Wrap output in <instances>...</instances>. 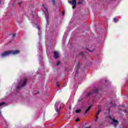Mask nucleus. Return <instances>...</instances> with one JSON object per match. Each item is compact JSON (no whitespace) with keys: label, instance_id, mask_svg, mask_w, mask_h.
I'll list each match as a JSON object with an SVG mask.
<instances>
[{"label":"nucleus","instance_id":"f257e3e1","mask_svg":"<svg viewBox=\"0 0 128 128\" xmlns=\"http://www.w3.org/2000/svg\"><path fill=\"white\" fill-rule=\"evenodd\" d=\"M20 54V50H18L6 51L1 54V56L2 58H6V56H10V54Z\"/></svg>","mask_w":128,"mask_h":128},{"label":"nucleus","instance_id":"f03ea898","mask_svg":"<svg viewBox=\"0 0 128 128\" xmlns=\"http://www.w3.org/2000/svg\"><path fill=\"white\" fill-rule=\"evenodd\" d=\"M42 6L44 8L45 10L44 13L45 14V18H46V22L47 24H48V8L46 7V6H44V4H42Z\"/></svg>","mask_w":128,"mask_h":128},{"label":"nucleus","instance_id":"7ed1b4c3","mask_svg":"<svg viewBox=\"0 0 128 128\" xmlns=\"http://www.w3.org/2000/svg\"><path fill=\"white\" fill-rule=\"evenodd\" d=\"M60 102H56L55 104V110H56L57 114H60V108H62V106H58V104Z\"/></svg>","mask_w":128,"mask_h":128},{"label":"nucleus","instance_id":"20e7f679","mask_svg":"<svg viewBox=\"0 0 128 128\" xmlns=\"http://www.w3.org/2000/svg\"><path fill=\"white\" fill-rule=\"evenodd\" d=\"M68 4H70L72 6V8H76V0H72V2L71 1L68 2Z\"/></svg>","mask_w":128,"mask_h":128},{"label":"nucleus","instance_id":"39448f33","mask_svg":"<svg viewBox=\"0 0 128 128\" xmlns=\"http://www.w3.org/2000/svg\"><path fill=\"white\" fill-rule=\"evenodd\" d=\"M98 88H94L92 92L88 94V96H90L92 94H98Z\"/></svg>","mask_w":128,"mask_h":128},{"label":"nucleus","instance_id":"423d86ee","mask_svg":"<svg viewBox=\"0 0 128 128\" xmlns=\"http://www.w3.org/2000/svg\"><path fill=\"white\" fill-rule=\"evenodd\" d=\"M110 120H112V124H114V126H116L118 124V120H116L114 118H112V117H110Z\"/></svg>","mask_w":128,"mask_h":128},{"label":"nucleus","instance_id":"0eeeda50","mask_svg":"<svg viewBox=\"0 0 128 128\" xmlns=\"http://www.w3.org/2000/svg\"><path fill=\"white\" fill-rule=\"evenodd\" d=\"M5 106H6V104L4 102H2L0 104V108H2ZM0 116H2V112H0Z\"/></svg>","mask_w":128,"mask_h":128},{"label":"nucleus","instance_id":"6e6552de","mask_svg":"<svg viewBox=\"0 0 128 128\" xmlns=\"http://www.w3.org/2000/svg\"><path fill=\"white\" fill-rule=\"evenodd\" d=\"M60 57V54L58 52L56 51L54 52V58H58Z\"/></svg>","mask_w":128,"mask_h":128},{"label":"nucleus","instance_id":"1a4fd4ad","mask_svg":"<svg viewBox=\"0 0 128 128\" xmlns=\"http://www.w3.org/2000/svg\"><path fill=\"white\" fill-rule=\"evenodd\" d=\"M27 82H28V80L26 78L24 79V80L23 84H22L21 85V88H24V86H26Z\"/></svg>","mask_w":128,"mask_h":128},{"label":"nucleus","instance_id":"9d476101","mask_svg":"<svg viewBox=\"0 0 128 128\" xmlns=\"http://www.w3.org/2000/svg\"><path fill=\"white\" fill-rule=\"evenodd\" d=\"M66 36L64 35L62 40V44H66Z\"/></svg>","mask_w":128,"mask_h":128},{"label":"nucleus","instance_id":"9b49d317","mask_svg":"<svg viewBox=\"0 0 128 128\" xmlns=\"http://www.w3.org/2000/svg\"><path fill=\"white\" fill-rule=\"evenodd\" d=\"M94 46H92V48L88 49V52H94Z\"/></svg>","mask_w":128,"mask_h":128},{"label":"nucleus","instance_id":"f8f14e48","mask_svg":"<svg viewBox=\"0 0 128 128\" xmlns=\"http://www.w3.org/2000/svg\"><path fill=\"white\" fill-rule=\"evenodd\" d=\"M91 108H92V106H89L87 108V110L85 111V114H88V112Z\"/></svg>","mask_w":128,"mask_h":128},{"label":"nucleus","instance_id":"ddd939ff","mask_svg":"<svg viewBox=\"0 0 128 128\" xmlns=\"http://www.w3.org/2000/svg\"><path fill=\"white\" fill-rule=\"evenodd\" d=\"M79 68H80V63H78V64L77 65V68H76V74H78Z\"/></svg>","mask_w":128,"mask_h":128},{"label":"nucleus","instance_id":"4468645a","mask_svg":"<svg viewBox=\"0 0 128 128\" xmlns=\"http://www.w3.org/2000/svg\"><path fill=\"white\" fill-rule=\"evenodd\" d=\"M38 36H40V26H38Z\"/></svg>","mask_w":128,"mask_h":128},{"label":"nucleus","instance_id":"2eb2a0df","mask_svg":"<svg viewBox=\"0 0 128 128\" xmlns=\"http://www.w3.org/2000/svg\"><path fill=\"white\" fill-rule=\"evenodd\" d=\"M82 112V110H76V114H79V112Z\"/></svg>","mask_w":128,"mask_h":128},{"label":"nucleus","instance_id":"dca6fc26","mask_svg":"<svg viewBox=\"0 0 128 128\" xmlns=\"http://www.w3.org/2000/svg\"><path fill=\"white\" fill-rule=\"evenodd\" d=\"M118 18H114V22H118Z\"/></svg>","mask_w":128,"mask_h":128},{"label":"nucleus","instance_id":"f3484780","mask_svg":"<svg viewBox=\"0 0 128 128\" xmlns=\"http://www.w3.org/2000/svg\"><path fill=\"white\" fill-rule=\"evenodd\" d=\"M100 112H102V109H100L99 110H98L97 116H98V114H100Z\"/></svg>","mask_w":128,"mask_h":128},{"label":"nucleus","instance_id":"a211bd4d","mask_svg":"<svg viewBox=\"0 0 128 128\" xmlns=\"http://www.w3.org/2000/svg\"><path fill=\"white\" fill-rule=\"evenodd\" d=\"M16 34H12V38H14V36H16Z\"/></svg>","mask_w":128,"mask_h":128},{"label":"nucleus","instance_id":"6ab92c4d","mask_svg":"<svg viewBox=\"0 0 128 128\" xmlns=\"http://www.w3.org/2000/svg\"><path fill=\"white\" fill-rule=\"evenodd\" d=\"M60 64V62H57V63H56V65H57V66H58V65Z\"/></svg>","mask_w":128,"mask_h":128},{"label":"nucleus","instance_id":"aec40b11","mask_svg":"<svg viewBox=\"0 0 128 128\" xmlns=\"http://www.w3.org/2000/svg\"><path fill=\"white\" fill-rule=\"evenodd\" d=\"M52 2L53 4H55L54 0H52Z\"/></svg>","mask_w":128,"mask_h":128},{"label":"nucleus","instance_id":"412c9836","mask_svg":"<svg viewBox=\"0 0 128 128\" xmlns=\"http://www.w3.org/2000/svg\"><path fill=\"white\" fill-rule=\"evenodd\" d=\"M56 84L58 88L60 86V84H58V82H57Z\"/></svg>","mask_w":128,"mask_h":128},{"label":"nucleus","instance_id":"4be33fe9","mask_svg":"<svg viewBox=\"0 0 128 128\" xmlns=\"http://www.w3.org/2000/svg\"><path fill=\"white\" fill-rule=\"evenodd\" d=\"M76 122H80V119H78V118L76 119Z\"/></svg>","mask_w":128,"mask_h":128},{"label":"nucleus","instance_id":"5701e85b","mask_svg":"<svg viewBox=\"0 0 128 128\" xmlns=\"http://www.w3.org/2000/svg\"><path fill=\"white\" fill-rule=\"evenodd\" d=\"M17 89H18V90H20V86H18L17 87Z\"/></svg>","mask_w":128,"mask_h":128},{"label":"nucleus","instance_id":"b1692460","mask_svg":"<svg viewBox=\"0 0 128 128\" xmlns=\"http://www.w3.org/2000/svg\"><path fill=\"white\" fill-rule=\"evenodd\" d=\"M18 6H20L21 4H22V3H20V2H19V3H18Z\"/></svg>","mask_w":128,"mask_h":128},{"label":"nucleus","instance_id":"393cba45","mask_svg":"<svg viewBox=\"0 0 128 128\" xmlns=\"http://www.w3.org/2000/svg\"><path fill=\"white\" fill-rule=\"evenodd\" d=\"M98 120V116H96V121Z\"/></svg>","mask_w":128,"mask_h":128},{"label":"nucleus","instance_id":"a878e982","mask_svg":"<svg viewBox=\"0 0 128 128\" xmlns=\"http://www.w3.org/2000/svg\"><path fill=\"white\" fill-rule=\"evenodd\" d=\"M85 128H90V126L86 127Z\"/></svg>","mask_w":128,"mask_h":128},{"label":"nucleus","instance_id":"bb28decb","mask_svg":"<svg viewBox=\"0 0 128 128\" xmlns=\"http://www.w3.org/2000/svg\"><path fill=\"white\" fill-rule=\"evenodd\" d=\"M106 82H108V80H105Z\"/></svg>","mask_w":128,"mask_h":128},{"label":"nucleus","instance_id":"cd10ccee","mask_svg":"<svg viewBox=\"0 0 128 128\" xmlns=\"http://www.w3.org/2000/svg\"><path fill=\"white\" fill-rule=\"evenodd\" d=\"M39 50H40V48H39Z\"/></svg>","mask_w":128,"mask_h":128},{"label":"nucleus","instance_id":"c85d7f7f","mask_svg":"<svg viewBox=\"0 0 128 128\" xmlns=\"http://www.w3.org/2000/svg\"><path fill=\"white\" fill-rule=\"evenodd\" d=\"M61 106H64V104H61Z\"/></svg>","mask_w":128,"mask_h":128},{"label":"nucleus","instance_id":"c756f323","mask_svg":"<svg viewBox=\"0 0 128 128\" xmlns=\"http://www.w3.org/2000/svg\"><path fill=\"white\" fill-rule=\"evenodd\" d=\"M78 4H82V2H78Z\"/></svg>","mask_w":128,"mask_h":128},{"label":"nucleus","instance_id":"7c9ffc66","mask_svg":"<svg viewBox=\"0 0 128 128\" xmlns=\"http://www.w3.org/2000/svg\"><path fill=\"white\" fill-rule=\"evenodd\" d=\"M69 108H70V106Z\"/></svg>","mask_w":128,"mask_h":128},{"label":"nucleus","instance_id":"2f4dec72","mask_svg":"<svg viewBox=\"0 0 128 128\" xmlns=\"http://www.w3.org/2000/svg\"><path fill=\"white\" fill-rule=\"evenodd\" d=\"M34 18H36V16H34Z\"/></svg>","mask_w":128,"mask_h":128},{"label":"nucleus","instance_id":"473e14b6","mask_svg":"<svg viewBox=\"0 0 128 128\" xmlns=\"http://www.w3.org/2000/svg\"><path fill=\"white\" fill-rule=\"evenodd\" d=\"M1 3V2H0V4Z\"/></svg>","mask_w":128,"mask_h":128}]
</instances>
